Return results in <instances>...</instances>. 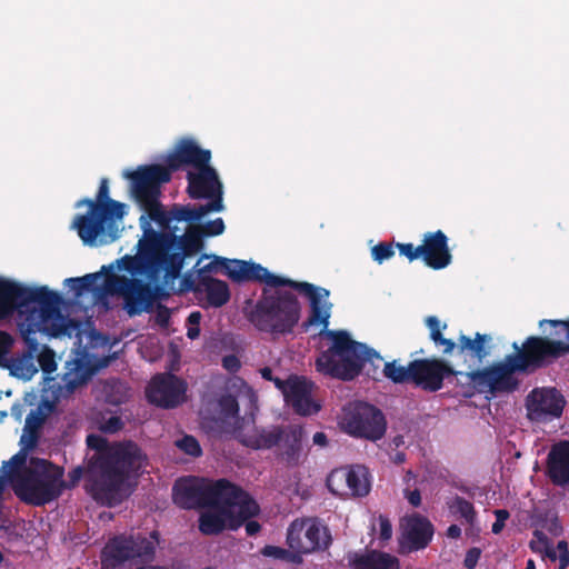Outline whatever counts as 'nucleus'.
<instances>
[{
  "label": "nucleus",
  "mask_w": 569,
  "mask_h": 569,
  "mask_svg": "<svg viewBox=\"0 0 569 569\" xmlns=\"http://www.w3.org/2000/svg\"><path fill=\"white\" fill-rule=\"evenodd\" d=\"M48 413L39 406L36 410H31L27 417L21 437V443L26 449H33L39 439V430L44 423Z\"/></svg>",
  "instance_id": "nucleus-37"
},
{
  "label": "nucleus",
  "mask_w": 569,
  "mask_h": 569,
  "mask_svg": "<svg viewBox=\"0 0 569 569\" xmlns=\"http://www.w3.org/2000/svg\"><path fill=\"white\" fill-rule=\"evenodd\" d=\"M351 569H398L399 559L379 550L353 552L348 557Z\"/></svg>",
  "instance_id": "nucleus-31"
},
{
  "label": "nucleus",
  "mask_w": 569,
  "mask_h": 569,
  "mask_svg": "<svg viewBox=\"0 0 569 569\" xmlns=\"http://www.w3.org/2000/svg\"><path fill=\"white\" fill-rule=\"evenodd\" d=\"M266 286L256 303L252 300L246 301L244 313L248 321L262 332L291 333L301 318V305L297 296L284 289L287 284ZM288 288L296 291L290 286ZM297 292L300 293L298 290Z\"/></svg>",
  "instance_id": "nucleus-5"
},
{
  "label": "nucleus",
  "mask_w": 569,
  "mask_h": 569,
  "mask_svg": "<svg viewBox=\"0 0 569 569\" xmlns=\"http://www.w3.org/2000/svg\"><path fill=\"white\" fill-rule=\"evenodd\" d=\"M177 228L171 231L153 234L162 236L159 240V251L163 260L164 284L173 283L181 276L187 257L197 254L203 247V234L197 226H190L182 236L176 234Z\"/></svg>",
  "instance_id": "nucleus-9"
},
{
  "label": "nucleus",
  "mask_w": 569,
  "mask_h": 569,
  "mask_svg": "<svg viewBox=\"0 0 569 569\" xmlns=\"http://www.w3.org/2000/svg\"><path fill=\"white\" fill-rule=\"evenodd\" d=\"M287 543L298 553L326 550L331 545V535L317 520H295L288 528Z\"/></svg>",
  "instance_id": "nucleus-17"
},
{
  "label": "nucleus",
  "mask_w": 569,
  "mask_h": 569,
  "mask_svg": "<svg viewBox=\"0 0 569 569\" xmlns=\"http://www.w3.org/2000/svg\"><path fill=\"white\" fill-rule=\"evenodd\" d=\"M347 487L355 497H365L370 491L368 469L363 466H353L343 472Z\"/></svg>",
  "instance_id": "nucleus-38"
},
{
  "label": "nucleus",
  "mask_w": 569,
  "mask_h": 569,
  "mask_svg": "<svg viewBox=\"0 0 569 569\" xmlns=\"http://www.w3.org/2000/svg\"><path fill=\"white\" fill-rule=\"evenodd\" d=\"M222 367L229 372H237L241 367V362L237 356L228 355L222 358Z\"/></svg>",
  "instance_id": "nucleus-58"
},
{
  "label": "nucleus",
  "mask_w": 569,
  "mask_h": 569,
  "mask_svg": "<svg viewBox=\"0 0 569 569\" xmlns=\"http://www.w3.org/2000/svg\"><path fill=\"white\" fill-rule=\"evenodd\" d=\"M201 317L202 316L200 311H193L187 318V322L189 325L187 330V337L191 340H194L200 336Z\"/></svg>",
  "instance_id": "nucleus-52"
},
{
  "label": "nucleus",
  "mask_w": 569,
  "mask_h": 569,
  "mask_svg": "<svg viewBox=\"0 0 569 569\" xmlns=\"http://www.w3.org/2000/svg\"><path fill=\"white\" fill-rule=\"evenodd\" d=\"M220 503L231 512L229 521L230 529H237L248 519L257 516L260 511L259 505L241 487L230 482L227 479L224 483Z\"/></svg>",
  "instance_id": "nucleus-22"
},
{
  "label": "nucleus",
  "mask_w": 569,
  "mask_h": 569,
  "mask_svg": "<svg viewBox=\"0 0 569 569\" xmlns=\"http://www.w3.org/2000/svg\"><path fill=\"white\" fill-rule=\"evenodd\" d=\"M151 289H152V305L156 302L157 299H166L169 297V292L164 289V287L162 284H159V283H156V284H152L151 283Z\"/></svg>",
  "instance_id": "nucleus-63"
},
{
  "label": "nucleus",
  "mask_w": 569,
  "mask_h": 569,
  "mask_svg": "<svg viewBox=\"0 0 569 569\" xmlns=\"http://www.w3.org/2000/svg\"><path fill=\"white\" fill-rule=\"evenodd\" d=\"M421 246V260L433 269L440 270L448 267L452 261V254L448 244V237L443 231L437 230L423 234Z\"/></svg>",
  "instance_id": "nucleus-25"
},
{
  "label": "nucleus",
  "mask_w": 569,
  "mask_h": 569,
  "mask_svg": "<svg viewBox=\"0 0 569 569\" xmlns=\"http://www.w3.org/2000/svg\"><path fill=\"white\" fill-rule=\"evenodd\" d=\"M219 407L226 417L234 418L239 413V403L234 396L224 395L219 399Z\"/></svg>",
  "instance_id": "nucleus-48"
},
{
  "label": "nucleus",
  "mask_w": 569,
  "mask_h": 569,
  "mask_svg": "<svg viewBox=\"0 0 569 569\" xmlns=\"http://www.w3.org/2000/svg\"><path fill=\"white\" fill-rule=\"evenodd\" d=\"M149 216L151 220L157 222L159 227L164 231H171L173 228L170 226L169 210H164L159 199H154L150 202L140 206Z\"/></svg>",
  "instance_id": "nucleus-40"
},
{
  "label": "nucleus",
  "mask_w": 569,
  "mask_h": 569,
  "mask_svg": "<svg viewBox=\"0 0 569 569\" xmlns=\"http://www.w3.org/2000/svg\"><path fill=\"white\" fill-rule=\"evenodd\" d=\"M557 550L559 552L557 556V559H559V569H567L569 566V548L567 541H558Z\"/></svg>",
  "instance_id": "nucleus-56"
},
{
  "label": "nucleus",
  "mask_w": 569,
  "mask_h": 569,
  "mask_svg": "<svg viewBox=\"0 0 569 569\" xmlns=\"http://www.w3.org/2000/svg\"><path fill=\"white\" fill-rule=\"evenodd\" d=\"M317 326L322 327L320 335L331 341V346L316 359V368L319 372L350 381L361 373L366 363H370L373 370L368 369L367 375L375 378L383 360L375 349L352 340L345 330H329L328 326L325 327L322 323L311 325V327Z\"/></svg>",
  "instance_id": "nucleus-4"
},
{
  "label": "nucleus",
  "mask_w": 569,
  "mask_h": 569,
  "mask_svg": "<svg viewBox=\"0 0 569 569\" xmlns=\"http://www.w3.org/2000/svg\"><path fill=\"white\" fill-rule=\"evenodd\" d=\"M210 160V150L202 149L194 140L184 138L177 143L173 152L167 157L164 167L170 170L171 174L184 166H192L198 169L208 164Z\"/></svg>",
  "instance_id": "nucleus-24"
},
{
  "label": "nucleus",
  "mask_w": 569,
  "mask_h": 569,
  "mask_svg": "<svg viewBox=\"0 0 569 569\" xmlns=\"http://www.w3.org/2000/svg\"><path fill=\"white\" fill-rule=\"evenodd\" d=\"M448 508L452 513L459 515L463 518L469 525H473L477 519V512L473 505L460 496H456L450 502H448Z\"/></svg>",
  "instance_id": "nucleus-41"
},
{
  "label": "nucleus",
  "mask_w": 569,
  "mask_h": 569,
  "mask_svg": "<svg viewBox=\"0 0 569 569\" xmlns=\"http://www.w3.org/2000/svg\"><path fill=\"white\" fill-rule=\"evenodd\" d=\"M218 511H207L201 513L199 518V530L207 536L219 535L227 526V519L230 520L231 512L223 505H210Z\"/></svg>",
  "instance_id": "nucleus-35"
},
{
  "label": "nucleus",
  "mask_w": 569,
  "mask_h": 569,
  "mask_svg": "<svg viewBox=\"0 0 569 569\" xmlns=\"http://www.w3.org/2000/svg\"><path fill=\"white\" fill-rule=\"evenodd\" d=\"M87 446L96 450L87 465V492L99 503L113 507L123 499L122 489L147 463V456L133 441L110 446L106 438L90 433Z\"/></svg>",
  "instance_id": "nucleus-1"
},
{
  "label": "nucleus",
  "mask_w": 569,
  "mask_h": 569,
  "mask_svg": "<svg viewBox=\"0 0 569 569\" xmlns=\"http://www.w3.org/2000/svg\"><path fill=\"white\" fill-rule=\"evenodd\" d=\"M521 372L513 356L508 355L502 361L495 362L483 369H477L467 373L469 382L481 393H511L519 388L520 381L515 376Z\"/></svg>",
  "instance_id": "nucleus-12"
},
{
  "label": "nucleus",
  "mask_w": 569,
  "mask_h": 569,
  "mask_svg": "<svg viewBox=\"0 0 569 569\" xmlns=\"http://www.w3.org/2000/svg\"><path fill=\"white\" fill-rule=\"evenodd\" d=\"M289 393L284 401L297 415L310 416L320 410V406L311 397L312 383L303 377L291 376Z\"/></svg>",
  "instance_id": "nucleus-27"
},
{
  "label": "nucleus",
  "mask_w": 569,
  "mask_h": 569,
  "mask_svg": "<svg viewBox=\"0 0 569 569\" xmlns=\"http://www.w3.org/2000/svg\"><path fill=\"white\" fill-rule=\"evenodd\" d=\"M210 212H220V206L218 202L206 203L194 208H191L190 206L174 203L169 209L170 223L172 221H199Z\"/></svg>",
  "instance_id": "nucleus-36"
},
{
  "label": "nucleus",
  "mask_w": 569,
  "mask_h": 569,
  "mask_svg": "<svg viewBox=\"0 0 569 569\" xmlns=\"http://www.w3.org/2000/svg\"><path fill=\"white\" fill-rule=\"evenodd\" d=\"M412 361L402 366L398 360L385 362L382 373L393 383H411L412 381Z\"/></svg>",
  "instance_id": "nucleus-39"
},
{
  "label": "nucleus",
  "mask_w": 569,
  "mask_h": 569,
  "mask_svg": "<svg viewBox=\"0 0 569 569\" xmlns=\"http://www.w3.org/2000/svg\"><path fill=\"white\" fill-rule=\"evenodd\" d=\"M539 328L545 337L530 336L521 347L513 342L516 350L513 360L518 362L522 373L533 372L552 363L555 360L569 355V319H543Z\"/></svg>",
  "instance_id": "nucleus-7"
},
{
  "label": "nucleus",
  "mask_w": 569,
  "mask_h": 569,
  "mask_svg": "<svg viewBox=\"0 0 569 569\" xmlns=\"http://www.w3.org/2000/svg\"><path fill=\"white\" fill-rule=\"evenodd\" d=\"M38 362L46 375H51L57 370L56 353L48 347H43L42 351L39 353Z\"/></svg>",
  "instance_id": "nucleus-46"
},
{
  "label": "nucleus",
  "mask_w": 569,
  "mask_h": 569,
  "mask_svg": "<svg viewBox=\"0 0 569 569\" xmlns=\"http://www.w3.org/2000/svg\"><path fill=\"white\" fill-rule=\"evenodd\" d=\"M396 248L398 249L401 256H405L410 262L421 259V246H413L412 243H396Z\"/></svg>",
  "instance_id": "nucleus-51"
},
{
  "label": "nucleus",
  "mask_w": 569,
  "mask_h": 569,
  "mask_svg": "<svg viewBox=\"0 0 569 569\" xmlns=\"http://www.w3.org/2000/svg\"><path fill=\"white\" fill-rule=\"evenodd\" d=\"M425 323L429 328L430 340L437 348H441L443 356H451L456 350L465 359L470 358L473 361L482 362L489 355L488 343L491 341L489 335L477 332L473 338L460 335L457 341H453L443 337L442 330L447 328V325L441 323L436 316H428Z\"/></svg>",
  "instance_id": "nucleus-11"
},
{
  "label": "nucleus",
  "mask_w": 569,
  "mask_h": 569,
  "mask_svg": "<svg viewBox=\"0 0 569 569\" xmlns=\"http://www.w3.org/2000/svg\"><path fill=\"white\" fill-rule=\"evenodd\" d=\"M23 341L28 350L20 357L8 358L6 366L2 367L9 369L10 373L17 378L30 380L38 372L34 366V353L38 351L39 343L33 335H29L28 340Z\"/></svg>",
  "instance_id": "nucleus-32"
},
{
  "label": "nucleus",
  "mask_w": 569,
  "mask_h": 569,
  "mask_svg": "<svg viewBox=\"0 0 569 569\" xmlns=\"http://www.w3.org/2000/svg\"><path fill=\"white\" fill-rule=\"evenodd\" d=\"M162 236L153 234L152 229L144 230V237L139 241V253L124 256L117 263L120 270L132 276H146L150 281H158L164 274L163 260L159 251V240Z\"/></svg>",
  "instance_id": "nucleus-15"
},
{
  "label": "nucleus",
  "mask_w": 569,
  "mask_h": 569,
  "mask_svg": "<svg viewBox=\"0 0 569 569\" xmlns=\"http://www.w3.org/2000/svg\"><path fill=\"white\" fill-rule=\"evenodd\" d=\"M87 204L89 211L86 214H77L72 228L77 230L84 244L93 246L97 240L101 244L111 243L119 238L118 220L126 213L124 204L109 198V182L102 178L96 200L86 198L77 203V207Z\"/></svg>",
  "instance_id": "nucleus-6"
},
{
  "label": "nucleus",
  "mask_w": 569,
  "mask_h": 569,
  "mask_svg": "<svg viewBox=\"0 0 569 569\" xmlns=\"http://www.w3.org/2000/svg\"><path fill=\"white\" fill-rule=\"evenodd\" d=\"M124 177L131 182V193L141 206L161 194V184L171 179L170 170L161 164L140 166L134 171H127Z\"/></svg>",
  "instance_id": "nucleus-18"
},
{
  "label": "nucleus",
  "mask_w": 569,
  "mask_h": 569,
  "mask_svg": "<svg viewBox=\"0 0 569 569\" xmlns=\"http://www.w3.org/2000/svg\"><path fill=\"white\" fill-rule=\"evenodd\" d=\"M341 426L351 437L372 442L382 439L387 431L383 412L365 401H355L343 409Z\"/></svg>",
  "instance_id": "nucleus-10"
},
{
  "label": "nucleus",
  "mask_w": 569,
  "mask_h": 569,
  "mask_svg": "<svg viewBox=\"0 0 569 569\" xmlns=\"http://www.w3.org/2000/svg\"><path fill=\"white\" fill-rule=\"evenodd\" d=\"M227 479L207 481L190 477L181 478L173 486V501L182 509H197L219 505Z\"/></svg>",
  "instance_id": "nucleus-16"
},
{
  "label": "nucleus",
  "mask_w": 569,
  "mask_h": 569,
  "mask_svg": "<svg viewBox=\"0 0 569 569\" xmlns=\"http://www.w3.org/2000/svg\"><path fill=\"white\" fill-rule=\"evenodd\" d=\"M405 496L411 506L419 507L421 505V493L418 489L406 490Z\"/></svg>",
  "instance_id": "nucleus-62"
},
{
  "label": "nucleus",
  "mask_w": 569,
  "mask_h": 569,
  "mask_svg": "<svg viewBox=\"0 0 569 569\" xmlns=\"http://www.w3.org/2000/svg\"><path fill=\"white\" fill-rule=\"evenodd\" d=\"M261 553L266 557H272L281 560L287 559L289 556L288 550L270 545L264 546L261 550Z\"/></svg>",
  "instance_id": "nucleus-57"
},
{
  "label": "nucleus",
  "mask_w": 569,
  "mask_h": 569,
  "mask_svg": "<svg viewBox=\"0 0 569 569\" xmlns=\"http://www.w3.org/2000/svg\"><path fill=\"white\" fill-rule=\"evenodd\" d=\"M533 539L529 542V548L536 553H545L551 561L557 560L558 550L551 547L548 537L541 529H536L532 532Z\"/></svg>",
  "instance_id": "nucleus-42"
},
{
  "label": "nucleus",
  "mask_w": 569,
  "mask_h": 569,
  "mask_svg": "<svg viewBox=\"0 0 569 569\" xmlns=\"http://www.w3.org/2000/svg\"><path fill=\"white\" fill-rule=\"evenodd\" d=\"M493 513L496 517V521L492 523L491 531L495 535H498L505 528V522L507 519H509L510 513L507 509H496Z\"/></svg>",
  "instance_id": "nucleus-54"
},
{
  "label": "nucleus",
  "mask_w": 569,
  "mask_h": 569,
  "mask_svg": "<svg viewBox=\"0 0 569 569\" xmlns=\"http://www.w3.org/2000/svg\"><path fill=\"white\" fill-rule=\"evenodd\" d=\"M61 296L48 287H29L0 277V323L19 316L23 340L37 332L59 337L67 332V318L60 310Z\"/></svg>",
  "instance_id": "nucleus-2"
},
{
  "label": "nucleus",
  "mask_w": 569,
  "mask_h": 569,
  "mask_svg": "<svg viewBox=\"0 0 569 569\" xmlns=\"http://www.w3.org/2000/svg\"><path fill=\"white\" fill-rule=\"evenodd\" d=\"M460 372L443 359L423 358L412 360L411 383L427 392H437L443 387L446 379Z\"/></svg>",
  "instance_id": "nucleus-19"
},
{
  "label": "nucleus",
  "mask_w": 569,
  "mask_h": 569,
  "mask_svg": "<svg viewBox=\"0 0 569 569\" xmlns=\"http://www.w3.org/2000/svg\"><path fill=\"white\" fill-rule=\"evenodd\" d=\"M284 426H271L270 428L254 429L253 433L244 435L242 443L251 449H271L277 447L283 436Z\"/></svg>",
  "instance_id": "nucleus-33"
},
{
  "label": "nucleus",
  "mask_w": 569,
  "mask_h": 569,
  "mask_svg": "<svg viewBox=\"0 0 569 569\" xmlns=\"http://www.w3.org/2000/svg\"><path fill=\"white\" fill-rule=\"evenodd\" d=\"M151 282L109 273L104 278L103 290L110 296L122 298L123 309L130 317H134L152 309Z\"/></svg>",
  "instance_id": "nucleus-13"
},
{
  "label": "nucleus",
  "mask_w": 569,
  "mask_h": 569,
  "mask_svg": "<svg viewBox=\"0 0 569 569\" xmlns=\"http://www.w3.org/2000/svg\"><path fill=\"white\" fill-rule=\"evenodd\" d=\"M26 455L22 452L16 453L10 461L8 462L11 466L10 471L8 472V477L11 480L12 475L21 471L23 468H27L26 465ZM7 477V475H4Z\"/></svg>",
  "instance_id": "nucleus-55"
},
{
  "label": "nucleus",
  "mask_w": 569,
  "mask_h": 569,
  "mask_svg": "<svg viewBox=\"0 0 569 569\" xmlns=\"http://www.w3.org/2000/svg\"><path fill=\"white\" fill-rule=\"evenodd\" d=\"M433 532L431 521L420 513H413L405 520L403 537L410 550L425 549L431 541Z\"/></svg>",
  "instance_id": "nucleus-29"
},
{
  "label": "nucleus",
  "mask_w": 569,
  "mask_h": 569,
  "mask_svg": "<svg viewBox=\"0 0 569 569\" xmlns=\"http://www.w3.org/2000/svg\"><path fill=\"white\" fill-rule=\"evenodd\" d=\"M99 278V273H88L84 274L83 277L69 278L66 281L72 284L71 288L74 291V296L78 298L84 291L94 290L96 282Z\"/></svg>",
  "instance_id": "nucleus-43"
},
{
  "label": "nucleus",
  "mask_w": 569,
  "mask_h": 569,
  "mask_svg": "<svg viewBox=\"0 0 569 569\" xmlns=\"http://www.w3.org/2000/svg\"><path fill=\"white\" fill-rule=\"evenodd\" d=\"M122 427H123V422H122L121 418L113 416V417H110L106 421V423L103 426V430L106 432L114 433V432L121 430Z\"/></svg>",
  "instance_id": "nucleus-60"
},
{
  "label": "nucleus",
  "mask_w": 569,
  "mask_h": 569,
  "mask_svg": "<svg viewBox=\"0 0 569 569\" xmlns=\"http://www.w3.org/2000/svg\"><path fill=\"white\" fill-rule=\"evenodd\" d=\"M219 268H222L224 273L234 282L257 281L270 287L287 284L295 288L300 295L307 297L310 303V313L307 320L303 321L302 329L308 331L309 326L317 323H322L325 327L329 326L332 305L328 301L330 292L326 288L277 276L266 267L252 261L230 260L222 257H214L210 263L203 266L199 270V276L216 271Z\"/></svg>",
  "instance_id": "nucleus-3"
},
{
  "label": "nucleus",
  "mask_w": 569,
  "mask_h": 569,
  "mask_svg": "<svg viewBox=\"0 0 569 569\" xmlns=\"http://www.w3.org/2000/svg\"><path fill=\"white\" fill-rule=\"evenodd\" d=\"M176 446L191 457L197 458L202 455L200 443L193 436L184 435L181 439L176 441Z\"/></svg>",
  "instance_id": "nucleus-45"
},
{
  "label": "nucleus",
  "mask_w": 569,
  "mask_h": 569,
  "mask_svg": "<svg viewBox=\"0 0 569 569\" xmlns=\"http://www.w3.org/2000/svg\"><path fill=\"white\" fill-rule=\"evenodd\" d=\"M371 256L375 261L382 263L395 256V247L389 242H379L371 248Z\"/></svg>",
  "instance_id": "nucleus-47"
},
{
  "label": "nucleus",
  "mask_w": 569,
  "mask_h": 569,
  "mask_svg": "<svg viewBox=\"0 0 569 569\" xmlns=\"http://www.w3.org/2000/svg\"><path fill=\"white\" fill-rule=\"evenodd\" d=\"M546 476L557 487H569V440H560L550 447Z\"/></svg>",
  "instance_id": "nucleus-26"
},
{
  "label": "nucleus",
  "mask_w": 569,
  "mask_h": 569,
  "mask_svg": "<svg viewBox=\"0 0 569 569\" xmlns=\"http://www.w3.org/2000/svg\"><path fill=\"white\" fill-rule=\"evenodd\" d=\"M199 284L206 291L207 301L213 308H220L229 302L230 289L226 281L206 276H199Z\"/></svg>",
  "instance_id": "nucleus-34"
},
{
  "label": "nucleus",
  "mask_w": 569,
  "mask_h": 569,
  "mask_svg": "<svg viewBox=\"0 0 569 569\" xmlns=\"http://www.w3.org/2000/svg\"><path fill=\"white\" fill-rule=\"evenodd\" d=\"M271 382L274 383V387L280 390L283 395V397L286 398V393H289V387H290V383H291V377L288 379V380H282L278 377H276Z\"/></svg>",
  "instance_id": "nucleus-64"
},
{
  "label": "nucleus",
  "mask_w": 569,
  "mask_h": 569,
  "mask_svg": "<svg viewBox=\"0 0 569 569\" xmlns=\"http://www.w3.org/2000/svg\"><path fill=\"white\" fill-rule=\"evenodd\" d=\"M13 337L3 330H0V367L6 366L7 359L13 347Z\"/></svg>",
  "instance_id": "nucleus-50"
},
{
  "label": "nucleus",
  "mask_w": 569,
  "mask_h": 569,
  "mask_svg": "<svg viewBox=\"0 0 569 569\" xmlns=\"http://www.w3.org/2000/svg\"><path fill=\"white\" fill-rule=\"evenodd\" d=\"M87 478V467L83 468L81 466L76 467L69 472V486L74 487L82 477Z\"/></svg>",
  "instance_id": "nucleus-61"
},
{
  "label": "nucleus",
  "mask_w": 569,
  "mask_h": 569,
  "mask_svg": "<svg viewBox=\"0 0 569 569\" xmlns=\"http://www.w3.org/2000/svg\"><path fill=\"white\" fill-rule=\"evenodd\" d=\"M481 551L479 548H471L467 551L463 565L468 569H473L480 558Z\"/></svg>",
  "instance_id": "nucleus-59"
},
{
  "label": "nucleus",
  "mask_w": 569,
  "mask_h": 569,
  "mask_svg": "<svg viewBox=\"0 0 569 569\" xmlns=\"http://www.w3.org/2000/svg\"><path fill=\"white\" fill-rule=\"evenodd\" d=\"M158 545L159 532L156 530L151 531L149 537L116 536L106 543L102 550V565L116 568L136 558L151 560Z\"/></svg>",
  "instance_id": "nucleus-14"
},
{
  "label": "nucleus",
  "mask_w": 569,
  "mask_h": 569,
  "mask_svg": "<svg viewBox=\"0 0 569 569\" xmlns=\"http://www.w3.org/2000/svg\"><path fill=\"white\" fill-rule=\"evenodd\" d=\"M536 527L548 530L553 536H559L562 532V526L556 515L550 512L538 513L533 518Z\"/></svg>",
  "instance_id": "nucleus-44"
},
{
  "label": "nucleus",
  "mask_w": 569,
  "mask_h": 569,
  "mask_svg": "<svg viewBox=\"0 0 569 569\" xmlns=\"http://www.w3.org/2000/svg\"><path fill=\"white\" fill-rule=\"evenodd\" d=\"M93 375L90 365L78 352H72L66 360L60 376V389L67 393L74 392L79 387L87 385Z\"/></svg>",
  "instance_id": "nucleus-28"
},
{
  "label": "nucleus",
  "mask_w": 569,
  "mask_h": 569,
  "mask_svg": "<svg viewBox=\"0 0 569 569\" xmlns=\"http://www.w3.org/2000/svg\"><path fill=\"white\" fill-rule=\"evenodd\" d=\"M303 429L298 425L284 426L278 447V457L287 467H297L301 462Z\"/></svg>",
  "instance_id": "nucleus-30"
},
{
  "label": "nucleus",
  "mask_w": 569,
  "mask_h": 569,
  "mask_svg": "<svg viewBox=\"0 0 569 569\" xmlns=\"http://www.w3.org/2000/svg\"><path fill=\"white\" fill-rule=\"evenodd\" d=\"M379 521V539L381 541H388L392 537V525L388 517L380 515Z\"/></svg>",
  "instance_id": "nucleus-53"
},
{
  "label": "nucleus",
  "mask_w": 569,
  "mask_h": 569,
  "mask_svg": "<svg viewBox=\"0 0 569 569\" xmlns=\"http://www.w3.org/2000/svg\"><path fill=\"white\" fill-rule=\"evenodd\" d=\"M198 172H188L187 192L191 199H209L208 203L218 202L220 211L223 210L222 183L214 168L209 163L197 169Z\"/></svg>",
  "instance_id": "nucleus-23"
},
{
  "label": "nucleus",
  "mask_w": 569,
  "mask_h": 569,
  "mask_svg": "<svg viewBox=\"0 0 569 569\" xmlns=\"http://www.w3.org/2000/svg\"><path fill=\"white\" fill-rule=\"evenodd\" d=\"M202 232L203 237H216L224 231V222L222 218H216L214 220L208 221L204 224H196Z\"/></svg>",
  "instance_id": "nucleus-49"
},
{
  "label": "nucleus",
  "mask_w": 569,
  "mask_h": 569,
  "mask_svg": "<svg viewBox=\"0 0 569 569\" xmlns=\"http://www.w3.org/2000/svg\"><path fill=\"white\" fill-rule=\"evenodd\" d=\"M63 469L44 459L31 458L30 466L12 475L16 496L32 506H44L60 497L66 483Z\"/></svg>",
  "instance_id": "nucleus-8"
},
{
  "label": "nucleus",
  "mask_w": 569,
  "mask_h": 569,
  "mask_svg": "<svg viewBox=\"0 0 569 569\" xmlns=\"http://www.w3.org/2000/svg\"><path fill=\"white\" fill-rule=\"evenodd\" d=\"M187 383L172 373L156 375L147 390L146 396L150 403L163 408H177L184 401Z\"/></svg>",
  "instance_id": "nucleus-21"
},
{
  "label": "nucleus",
  "mask_w": 569,
  "mask_h": 569,
  "mask_svg": "<svg viewBox=\"0 0 569 569\" xmlns=\"http://www.w3.org/2000/svg\"><path fill=\"white\" fill-rule=\"evenodd\" d=\"M566 400L556 388H535L526 397L527 418L531 422H547L562 415Z\"/></svg>",
  "instance_id": "nucleus-20"
}]
</instances>
